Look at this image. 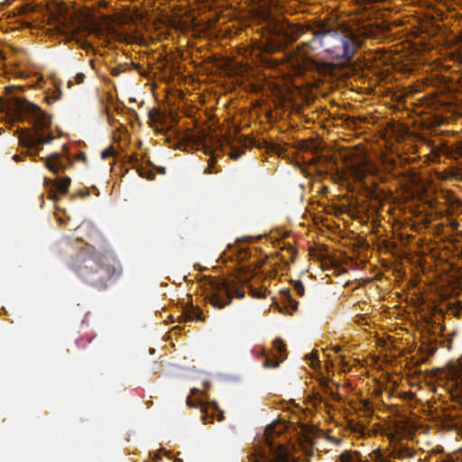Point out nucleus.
<instances>
[{"mask_svg":"<svg viewBox=\"0 0 462 462\" xmlns=\"http://www.w3.org/2000/svg\"><path fill=\"white\" fill-rule=\"evenodd\" d=\"M70 266L84 282L98 290L106 289L121 275L120 264L91 245L78 252Z\"/></svg>","mask_w":462,"mask_h":462,"instance_id":"f257e3e1","label":"nucleus"},{"mask_svg":"<svg viewBox=\"0 0 462 462\" xmlns=\"http://www.w3.org/2000/svg\"><path fill=\"white\" fill-rule=\"evenodd\" d=\"M14 107L21 116L33 124L32 129L20 138L21 144L34 149L35 152L39 154L41 147L45 143H50L54 138L51 132H46L51 125V116L39 106L27 99L16 97Z\"/></svg>","mask_w":462,"mask_h":462,"instance_id":"f03ea898","label":"nucleus"},{"mask_svg":"<svg viewBox=\"0 0 462 462\" xmlns=\"http://www.w3.org/2000/svg\"><path fill=\"white\" fill-rule=\"evenodd\" d=\"M314 41H319L321 47L327 48L336 59L349 62L361 47V41L356 32L346 31L337 33L336 31L320 27L313 31Z\"/></svg>","mask_w":462,"mask_h":462,"instance_id":"7ed1b4c3","label":"nucleus"},{"mask_svg":"<svg viewBox=\"0 0 462 462\" xmlns=\"http://www.w3.org/2000/svg\"><path fill=\"white\" fill-rule=\"evenodd\" d=\"M264 447L254 454H252L253 462H295L290 457L287 447L276 438H280V432L274 427L269 425L263 433Z\"/></svg>","mask_w":462,"mask_h":462,"instance_id":"20e7f679","label":"nucleus"},{"mask_svg":"<svg viewBox=\"0 0 462 462\" xmlns=\"http://www.w3.org/2000/svg\"><path fill=\"white\" fill-rule=\"evenodd\" d=\"M209 291L206 300L216 309H223L229 305L233 297L244 298L245 291L236 286L235 281L222 278H214L208 282Z\"/></svg>","mask_w":462,"mask_h":462,"instance_id":"39448f33","label":"nucleus"},{"mask_svg":"<svg viewBox=\"0 0 462 462\" xmlns=\"http://www.w3.org/2000/svg\"><path fill=\"white\" fill-rule=\"evenodd\" d=\"M344 161L355 177L361 180L365 175V160L361 152H350L344 156Z\"/></svg>","mask_w":462,"mask_h":462,"instance_id":"423d86ee","label":"nucleus"},{"mask_svg":"<svg viewBox=\"0 0 462 462\" xmlns=\"http://www.w3.org/2000/svg\"><path fill=\"white\" fill-rule=\"evenodd\" d=\"M273 358L269 356L263 352L264 361L263 367L265 368H277L280 365V363L282 362L286 357V345L281 338H275L273 342Z\"/></svg>","mask_w":462,"mask_h":462,"instance_id":"0eeeda50","label":"nucleus"},{"mask_svg":"<svg viewBox=\"0 0 462 462\" xmlns=\"http://www.w3.org/2000/svg\"><path fill=\"white\" fill-rule=\"evenodd\" d=\"M71 163L72 162L69 157L66 158L65 162L60 153H52L45 160L46 167L53 173H58L60 171L66 170Z\"/></svg>","mask_w":462,"mask_h":462,"instance_id":"6e6552de","label":"nucleus"},{"mask_svg":"<svg viewBox=\"0 0 462 462\" xmlns=\"http://www.w3.org/2000/svg\"><path fill=\"white\" fill-rule=\"evenodd\" d=\"M201 413L203 414L201 420L205 424L211 423L215 412H217V420L221 421L224 419V412L218 408L216 402H212L209 406H205L199 403Z\"/></svg>","mask_w":462,"mask_h":462,"instance_id":"1a4fd4ad","label":"nucleus"},{"mask_svg":"<svg viewBox=\"0 0 462 462\" xmlns=\"http://www.w3.org/2000/svg\"><path fill=\"white\" fill-rule=\"evenodd\" d=\"M359 33L364 38L376 39L380 33V30L374 24H367L359 28Z\"/></svg>","mask_w":462,"mask_h":462,"instance_id":"9d476101","label":"nucleus"},{"mask_svg":"<svg viewBox=\"0 0 462 462\" xmlns=\"http://www.w3.org/2000/svg\"><path fill=\"white\" fill-rule=\"evenodd\" d=\"M185 319L189 321H204V316L202 310L198 308L191 306L188 310H186L185 313Z\"/></svg>","mask_w":462,"mask_h":462,"instance_id":"9b49d317","label":"nucleus"},{"mask_svg":"<svg viewBox=\"0 0 462 462\" xmlns=\"http://www.w3.org/2000/svg\"><path fill=\"white\" fill-rule=\"evenodd\" d=\"M339 462H363V460L359 451L346 450L340 454Z\"/></svg>","mask_w":462,"mask_h":462,"instance_id":"f8f14e48","label":"nucleus"},{"mask_svg":"<svg viewBox=\"0 0 462 462\" xmlns=\"http://www.w3.org/2000/svg\"><path fill=\"white\" fill-rule=\"evenodd\" d=\"M329 382H330V380L328 378H325V377H323L319 380V385L322 388L323 393L326 394H328L334 400H339L340 399L339 394L333 392V390L331 389V387L329 385Z\"/></svg>","mask_w":462,"mask_h":462,"instance_id":"ddd939ff","label":"nucleus"},{"mask_svg":"<svg viewBox=\"0 0 462 462\" xmlns=\"http://www.w3.org/2000/svg\"><path fill=\"white\" fill-rule=\"evenodd\" d=\"M329 382H330V380L328 378H325V377H323L319 380V385L322 388L323 393L326 394H328L334 400H339L340 399L339 394L333 392V390L331 389V387L329 385Z\"/></svg>","mask_w":462,"mask_h":462,"instance_id":"4468645a","label":"nucleus"},{"mask_svg":"<svg viewBox=\"0 0 462 462\" xmlns=\"http://www.w3.org/2000/svg\"><path fill=\"white\" fill-rule=\"evenodd\" d=\"M282 300L286 303L287 308H291L293 311L298 310V302L292 298L290 290L281 291Z\"/></svg>","mask_w":462,"mask_h":462,"instance_id":"2eb2a0df","label":"nucleus"},{"mask_svg":"<svg viewBox=\"0 0 462 462\" xmlns=\"http://www.w3.org/2000/svg\"><path fill=\"white\" fill-rule=\"evenodd\" d=\"M282 251H286L288 254V257L284 254H281L282 261L285 262L286 263L294 262L296 257V251L291 245H284V246L282 248Z\"/></svg>","mask_w":462,"mask_h":462,"instance_id":"dca6fc26","label":"nucleus"},{"mask_svg":"<svg viewBox=\"0 0 462 462\" xmlns=\"http://www.w3.org/2000/svg\"><path fill=\"white\" fill-rule=\"evenodd\" d=\"M448 312L450 315H452L457 319H460L461 313H462V301L457 300L454 303H449L448 304Z\"/></svg>","mask_w":462,"mask_h":462,"instance_id":"f3484780","label":"nucleus"},{"mask_svg":"<svg viewBox=\"0 0 462 462\" xmlns=\"http://www.w3.org/2000/svg\"><path fill=\"white\" fill-rule=\"evenodd\" d=\"M70 183L71 180L69 177L61 178L57 181V189L60 190V193L66 194L69 191V187Z\"/></svg>","mask_w":462,"mask_h":462,"instance_id":"a211bd4d","label":"nucleus"},{"mask_svg":"<svg viewBox=\"0 0 462 462\" xmlns=\"http://www.w3.org/2000/svg\"><path fill=\"white\" fill-rule=\"evenodd\" d=\"M206 154H210V158L208 160V165L205 168L204 173L205 174H211L217 172V170L214 171V165L217 163V157L214 154H211L210 152L207 149L205 151Z\"/></svg>","mask_w":462,"mask_h":462,"instance_id":"6ab92c4d","label":"nucleus"},{"mask_svg":"<svg viewBox=\"0 0 462 462\" xmlns=\"http://www.w3.org/2000/svg\"><path fill=\"white\" fill-rule=\"evenodd\" d=\"M259 15L261 16L262 19L267 22H271L273 20L271 10L269 7L265 5H261L259 7Z\"/></svg>","mask_w":462,"mask_h":462,"instance_id":"aec40b11","label":"nucleus"},{"mask_svg":"<svg viewBox=\"0 0 462 462\" xmlns=\"http://www.w3.org/2000/svg\"><path fill=\"white\" fill-rule=\"evenodd\" d=\"M395 452H396V457L398 458L412 457H413L412 452L408 448L401 447Z\"/></svg>","mask_w":462,"mask_h":462,"instance_id":"412c9836","label":"nucleus"},{"mask_svg":"<svg viewBox=\"0 0 462 462\" xmlns=\"http://www.w3.org/2000/svg\"><path fill=\"white\" fill-rule=\"evenodd\" d=\"M137 171L141 177L145 178L149 180H152L155 178V174L151 170H147L143 167H140L137 170Z\"/></svg>","mask_w":462,"mask_h":462,"instance_id":"4be33fe9","label":"nucleus"},{"mask_svg":"<svg viewBox=\"0 0 462 462\" xmlns=\"http://www.w3.org/2000/svg\"><path fill=\"white\" fill-rule=\"evenodd\" d=\"M303 33V29L300 27H293L291 29V33L287 35V37L291 41H296L298 38H300Z\"/></svg>","mask_w":462,"mask_h":462,"instance_id":"5701e85b","label":"nucleus"},{"mask_svg":"<svg viewBox=\"0 0 462 462\" xmlns=\"http://www.w3.org/2000/svg\"><path fill=\"white\" fill-rule=\"evenodd\" d=\"M61 95H62V92L60 88H57L53 91L52 95L51 96H48L46 97V100L49 104L56 101V100H59L60 97H61Z\"/></svg>","mask_w":462,"mask_h":462,"instance_id":"b1692460","label":"nucleus"},{"mask_svg":"<svg viewBox=\"0 0 462 462\" xmlns=\"http://www.w3.org/2000/svg\"><path fill=\"white\" fill-rule=\"evenodd\" d=\"M294 291L300 297H302L304 295L305 289H304L303 283L300 281L295 282V283H294Z\"/></svg>","mask_w":462,"mask_h":462,"instance_id":"393cba45","label":"nucleus"},{"mask_svg":"<svg viewBox=\"0 0 462 462\" xmlns=\"http://www.w3.org/2000/svg\"><path fill=\"white\" fill-rule=\"evenodd\" d=\"M114 154H115V151H114V148L111 146V147L105 149L102 152L101 157H102V159L106 160V159H108L109 157L114 156Z\"/></svg>","mask_w":462,"mask_h":462,"instance_id":"a878e982","label":"nucleus"},{"mask_svg":"<svg viewBox=\"0 0 462 462\" xmlns=\"http://www.w3.org/2000/svg\"><path fill=\"white\" fill-rule=\"evenodd\" d=\"M281 44H268L264 46V51L266 52H275L278 51L281 49Z\"/></svg>","mask_w":462,"mask_h":462,"instance_id":"bb28decb","label":"nucleus"},{"mask_svg":"<svg viewBox=\"0 0 462 462\" xmlns=\"http://www.w3.org/2000/svg\"><path fill=\"white\" fill-rule=\"evenodd\" d=\"M454 152L457 153L458 155H462V144H460L456 150L450 147H447L448 155L453 156Z\"/></svg>","mask_w":462,"mask_h":462,"instance_id":"cd10ccee","label":"nucleus"},{"mask_svg":"<svg viewBox=\"0 0 462 462\" xmlns=\"http://www.w3.org/2000/svg\"><path fill=\"white\" fill-rule=\"evenodd\" d=\"M243 153V151L239 150V149H233L232 152H230V157L232 159H238L241 157Z\"/></svg>","mask_w":462,"mask_h":462,"instance_id":"c85d7f7f","label":"nucleus"},{"mask_svg":"<svg viewBox=\"0 0 462 462\" xmlns=\"http://www.w3.org/2000/svg\"><path fill=\"white\" fill-rule=\"evenodd\" d=\"M84 79H85V74L84 73L79 72V73L76 74L75 81H76L77 84L83 83Z\"/></svg>","mask_w":462,"mask_h":462,"instance_id":"c756f323","label":"nucleus"},{"mask_svg":"<svg viewBox=\"0 0 462 462\" xmlns=\"http://www.w3.org/2000/svg\"><path fill=\"white\" fill-rule=\"evenodd\" d=\"M251 291H252L254 297H256V298H265L266 297L265 292L259 291L254 290L252 288H251Z\"/></svg>","mask_w":462,"mask_h":462,"instance_id":"7c9ffc66","label":"nucleus"},{"mask_svg":"<svg viewBox=\"0 0 462 462\" xmlns=\"http://www.w3.org/2000/svg\"><path fill=\"white\" fill-rule=\"evenodd\" d=\"M455 376L457 383H460L462 385V371H456Z\"/></svg>","mask_w":462,"mask_h":462,"instance_id":"2f4dec72","label":"nucleus"},{"mask_svg":"<svg viewBox=\"0 0 462 462\" xmlns=\"http://www.w3.org/2000/svg\"><path fill=\"white\" fill-rule=\"evenodd\" d=\"M129 162L135 165L138 162V157L137 154H133L129 158Z\"/></svg>","mask_w":462,"mask_h":462,"instance_id":"473e14b6","label":"nucleus"},{"mask_svg":"<svg viewBox=\"0 0 462 462\" xmlns=\"http://www.w3.org/2000/svg\"><path fill=\"white\" fill-rule=\"evenodd\" d=\"M50 198H51L52 200H54V201H57V200L59 199V196H58L57 192H56V191H54V190H51V191L50 192Z\"/></svg>","mask_w":462,"mask_h":462,"instance_id":"72a5a7b5","label":"nucleus"},{"mask_svg":"<svg viewBox=\"0 0 462 462\" xmlns=\"http://www.w3.org/2000/svg\"><path fill=\"white\" fill-rule=\"evenodd\" d=\"M186 403L189 407H197V404L192 401V399L189 396L187 397Z\"/></svg>","mask_w":462,"mask_h":462,"instance_id":"f704fd0d","label":"nucleus"},{"mask_svg":"<svg viewBox=\"0 0 462 462\" xmlns=\"http://www.w3.org/2000/svg\"><path fill=\"white\" fill-rule=\"evenodd\" d=\"M427 351H428V355L431 356H433L436 353L437 347L436 346H430Z\"/></svg>","mask_w":462,"mask_h":462,"instance_id":"c9c22d12","label":"nucleus"},{"mask_svg":"<svg viewBox=\"0 0 462 462\" xmlns=\"http://www.w3.org/2000/svg\"><path fill=\"white\" fill-rule=\"evenodd\" d=\"M76 343L79 346V347H85L86 346V343L84 342V340L82 338L78 339Z\"/></svg>","mask_w":462,"mask_h":462,"instance_id":"e433bc0d","label":"nucleus"},{"mask_svg":"<svg viewBox=\"0 0 462 462\" xmlns=\"http://www.w3.org/2000/svg\"><path fill=\"white\" fill-rule=\"evenodd\" d=\"M88 195H89V192L88 190L79 192V196H80L82 198H85Z\"/></svg>","mask_w":462,"mask_h":462,"instance_id":"4c0bfd02","label":"nucleus"},{"mask_svg":"<svg viewBox=\"0 0 462 462\" xmlns=\"http://www.w3.org/2000/svg\"><path fill=\"white\" fill-rule=\"evenodd\" d=\"M157 171H158L160 173H162V174L165 173V168H164V167H158V168H157Z\"/></svg>","mask_w":462,"mask_h":462,"instance_id":"58836bf2","label":"nucleus"},{"mask_svg":"<svg viewBox=\"0 0 462 462\" xmlns=\"http://www.w3.org/2000/svg\"><path fill=\"white\" fill-rule=\"evenodd\" d=\"M271 149H273V150H276V151H277V152H279V153H280V151H279L278 147H276V145H275V144H273V145H272V147H271Z\"/></svg>","mask_w":462,"mask_h":462,"instance_id":"ea45409f","label":"nucleus"},{"mask_svg":"<svg viewBox=\"0 0 462 462\" xmlns=\"http://www.w3.org/2000/svg\"><path fill=\"white\" fill-rule=\"evenodd\" d=\"M452 226H453V228H457V227L458 226V223H457V222H456V221H454V222L452 223Z\"/></svg>","mask_w":462,"mask_h":462,"instance_id":"a19ab883","label":"nucleus"},{"mask_svg":"<svg viewBox=\"0 0 462 462\" xmlns=\"http://www.w3.org/2000/svg\"><path fill=\"white\" fill-rule=\"evenodd\" d=\"M67 85H68V88H71V87H72V85H73V82H72L71 80H69V81L67 82Z\"/></svg>","mask_w":462,"mask_h":462,"instance_id":"79ce46f5","label":"nucleus"},{"mask_svg":"<svg viewBox=\"0 0 462 462\" xmlns=\"http://www.w3.org/2000/svg\"><path fill=\"white\" fill-rule=\"evenodd\" d=\"M80 159H84V160L86 159V157H85V154H84V153H81V154H80Z\"/></svg>","mask_w":462,"mask_h":462,"instance_id":"37998d69","label":"nucleus"},{"mask_svg":"<svg viewBox=\"0 0 462 462\" xmlns=\"http://www.w3.org/2000/svg\"><path fill=\"white\" fill-rule=\"evenodd\" d=\"M80 159H84V160L86 159V157H85V154H84V153H81V154H80Z\"/></svg>","mask_w":462,"mask_h":462,"instance_id":"c03bdc74","label":"nucleus"},{"mask_svg":"<svg viewBox=\"0 0 462 462\" xmlns=\"http://www.w3.org/2000/svg\"><path fill=\"white\" fill-rule=\"evenodd\" d=\"M174 462H182V459L177 458Z\"/></svg>","mask_w":462,"mask_h":462,"instance_id":"a18cd8bd","label":"nucleus"},{"mask_svg":"<svg viewBox=\"0 0 462 462\" xmlns=\"http://www.w3.org/2000/svg\"><path fill=\"white\" fill-rule=\"evenodd\" d=\"M459 179L462 180V173L459 174Z\"/></svg>","mask_w":462,"mask_h":462,"instance_id":"49530a36","label":"nucleus"},{"mask_svg":"<svg viewBox=\"0 0 462 462\" xmlns=\"http://www.w3.org/2000/svg\"><path fill=\"white\" fill-rule=\"evenodd\" d=\"M461 258H462V252H461Z\"/></svg>","mask_w":462,"mask_h":462,"instance_id":"de8ad7c7","label":"nucleus"}]
</instances>
